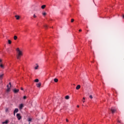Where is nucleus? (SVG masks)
Returning a JSON list of instances; mask_svg holds the SVG:
<instances>
[{"mask_svg":"<svg viewBox=\"0 0 124 124\" xmlns=\"http://www.w3.org/2000/svg\"><path fill=\"white\" fill-rule=\"evenodd\" d=\"M8 43H9V44H11V40H8Z\"/></svg>","mask_w":124,"mask_h":124,"instance_id":"nucleus-22","label":"nucleus"},{"mask_svg":"<svg viewBox=\"0 0 124 124\" xmlns=\"http://www.w3.org/2000/svg\"><path fill=\"white\" fill-rule=\"evenodd\" d=\"M17 38H18V37H17V36L15 35L14 36V39L15 40H17Z\"/></svg>","mask_w":124,"mask_h":124,"instance_id":"nucleus-16","label":"nucleus"},{"mask_svg":"<svg viewBox=\"0 0 124 124\" xmlns=\"http://www.w3.org/2000/svg\"><path fill=\"white\" fill-rule=\"evenodd\" d=\"M28 122H31V118H29Z\"/></svg>","mask_w":124,"mask_h":124,"instance_id":"nucleus-26","label":"nucleus"},{"mask_svg":"<svg viewBox=\"0 0 124 124\" xmlns=\"http://www.w3.org/2000/svg\"><path fill=\"white\" fill-rule=\"evenodd\" d=\"M36 86L37 88H40V87L41 86V83L40 82L39 83H37Z\"/></svg>","mask_w":124,"mask_h":124,"instance_id":"nucleus-8","label":"nucleus"},{"mask_svg":"<svg viewBox=\"0 0 124 124\" xmlns=\"http://www.w3.org/2000/svg\"><path fill=\"white\" fill-rule=\"evenodd\" d=\"M44 28H45V29H47L48 28V26L47 25H44Z\"/></svg>","mask_w":124,"mask_h":124,"instance_id":"nucleus-21","label":"nucleus"},{"mask_svg":"<svg viewBox=\"0 0 124 124\" xmlns=\"http://www.w3.org/2000/svg\"><path fill=\"white\" fill-rule=\"evenodd\" d=\"M117 123H121V122L120 121H118Z\"/></svg>","mask_w":124,"mask_h":124,"instance_id":"nucleus-35","label":"nucleus"},{"mask_svg":"<svg viewBox=\"0 0 124 124\" xmlns=\"http://www.w3.org/2000/svg\"><path fill=\"white\" fill-rule=\"evenodd\" d=\"M45 7H46V5H43L41 6V8L42 9H44V8H45Z\"/></svg>","mask_w":124,"mask_h":124,"instance_id":"nucleus-13","label":"nucleus"},{"mask_svg":"<svg viewBox=\"0 0 124 124\" xmlns=\"http://www.w3.org/2000/svg\"><path fill=\"white\" fill-rule=\"evenodd\" d=\"M8 124V120H6L5 122H2V124Z\"/></svg>","mask_w":124,"mask_h":124,"instance_id":"nucleus-11","label":"nucleus"},{"mask_svg":"<svg viewBox=\"0 0 124 124\" xmlns=\"http://www.w3.org/2000/svg\"><path fill=\"white\" fill-rule=\"evenodd\" d=\"M17 55H16V58L17 60H20V58L23 56V52L20 50V48H17L16 49Z\"/></svg>","mask_w":124,"mask_h":124,"instance_id":"nucleus-1","label":"nucleus"},{"mask_svg":"<svg viewBox=\"0 0 124 124\" xmlns=\"http://www.w3.org/2000/svg\"><path fill=\"white\" fill-rule=\"evenodd\" d=\"M34 82H35L36 83H38V82H39V79L37 78L35 79Z\"/></svg>","mask_w":124,"mask_h":124,"instance_id":"nucleus-19","label":"nucleus"},{"mask_svg":"<svg viewBox=\"0 0 124 124\" xmlns=\"http://www.w3.org/2000/svg\"><path fill=\"white\" fill-rule=\"evenodd\" d=\"M65 99H69V96L68 95H66L65 97Z\"/></svg>","mask_w":124,"mask_h":124,"instance_id":"nucleus-20","label":"nucleus"},{"mask_svg":"<svg viewBox=\"0 0 124 124\" xmlns=\"http://www.w3.org/2000/svg\"><path fill=\"white\" fill-rule=\"evenodd\" d=\"M15 17L16 18V20H19V19H20V16H15Z\"/></svg>","mask_w":124,"mask_h":124,"instance_id":"nucleus-10","label":"nucleus"},{"mask_svg":"<svg viewBox=\"0 0 124 124\" xmlns=\"http://www.w3.org/2000/svg\"><path fill=\"white\" fill-rule=\"evenodd\" d=\"M18 108L20 110H22V109H23V108H24V104H20Z\"/></svg>","mask_w":124,"mask_h":124,"instance_id":"nucleus-5","label":"nucleus"},{"mask_svg":"<svg viewBox=\"0 0 124 124\" xmlns=\"http://www.w3.org/2000/svg\"><path fill=\"white\" fill-rule=\"evenodd\" d=\"M89 97H90V98H91V99H93V95H90L89 96Z\"/></svg>","mask_w":124,"mask_h":124,"instance_id":"nucleus-24","label":"nucleus"},{"mask_svg":"<svg viewBox=\"0 0 124 124\" xmlns=\"http://www.w3.org/2000/svg\"><path fill=\"white\" fill-rule=\"evenodd\" d=\"M8 108H6L5 109V112H8Z\"/></svg>","mask_w":124,"mask_h":124,"instance_id":"nucleus-28","label":"nucleus"},{"mask_svg":"<svg viewBox=\"0 0 124 124\" xmlns=\"http://www.w3.org/2000/svg\"><path fill=\"white\" fill-rule=\"evenodd\" d=\"M78 108H79V105L77 106Z\"/></svg>","mask_w":124,"mask_h":124,"instance_id":"nucleus-36","label":"nucleus"},{"mask_svg":"<svg viewBox=\"0 0 124 124\" xmlns=\"http://www.w3.org/2000/svg\"><path fill=\"white\" fill-rule=\"evenodd\" d=\"M42 15L43 16H46V15H47V13H46V12L42 13Z\"/></svg>","mask_w":124,"mask_h":124,"instance_id":"nucleus-17","label":"nucleus"},{"mask_svg":"<svg viewBox=\"0 0 124 124\" xmlns=\"http://www.w3.org/2000/svg\"><path fill=\"white\" fill-rule=\"evenodd\" d=\"M16 117L18 119V120H20V119H22V117L21 116V114H20L19 113H17L16 114Z\"/></svg>","mask_w":124,"mask_h":124,"instance_id":"nucleus-4","label":"nucleus"},{"mask_svg":"<svg viewBox=\"0 0 124 124\" xmlns=\"http://www.w3.org/2000/svg\"><path fill=\"white\" fill-rule=\"evenodd\" d=\"M71 22V23H73L74 22V19H72Z\"/></svg>","mask_w":124,"mask_h":124,"instance_id":"nucleus-27","label":"nucleus"},{"mask_svg":"<svg viewBox=\"0 0 124 124\" xmlns=\"http://www.w3.org/2000/svg\"><path fill=\"white\" fill-rule=\"evenodd\" d=\"M2 62V60L1 59H0V62Z\"/></svg>","mask_w":124,"mask_h":124,"instance_id":"nucleus-30","label":"nucleus"},{"mask_svg":"<svg viewBox=\"0 0 124 124\" xmlns=\"http://www.w3.org/2000/svg\"><path fill=\"white\" fill-rule=\"evenodd\" d=\"M23 99H27V96H23Z\"/></svg>","mask_w":124,"mask_h":124,"instance_id":"nucleus-25","label":"nucleus"},{"mask_svg":"<svg viewBox=\"0 0 124 124\" xmlns=\"http://www.w3.org/2000/svg\"><path fill=\"white\" fill-rule=\"evenodd\" d=\"M83 100H85L86 99V98H85V97H83Z\"/></svg>","mask_w":124,"mask_h":124,"instance_id":"nucleus-32","label":"nucleus"},{"mask_svg":"<svg viewBox=\"0 0 124 124\" xmlns=\"http://www.w3.org/2000/svg\"><path fill=\"white\" fill-rule=\"evenodd\" d=\"M33 17V18H36L37 16L35 15V14H34Z\"/></svg>","mask_w":124,"mask_h":124,"instance_id":"nucleus-23","label":"nucleus"},{"mask_svg":"<svg viewBox=\"0 0 124 124\" xmlns=\"http://www.w3.org/2000/svg\"><path fill=\"white\" fill-rule=\"evenodd\" d=\"M36 66L35 67L34 69L36 70V69H38V67H39V66L38 65V64H36Z\"/></svg>","mask_w":124,"mask_h":124,"instance_id":"nucleus-12","label":"nucleus"},{"mask_svg":"<svg viewBox=\"0 0 124 124\" xmlns=\"http://www.w3.org/2000/svg\"><path fill=\"white\" fill-rule=\"evenodd\" d=\"M122 17H123V19H124V15H123Z\"/></svg>","mask_w":124,"mask_h":124,"instance_id":"nucleus-34","label":"nucleus"},{"mask_svg":"<svg viewBox=\"0 0 124 124\" xmlns=\"http://www.w3.org/2000/svg\"><path fill=\"white\" fill-rule=\"evenodd\" d=\"M0 67H1V68H4V66L1 63H0Z\"/></svg>","mask_w":124,"mask_h":124,"instance_id":"nucleus-18","label":"nucleus"},{"mask_svg":"<svg viewBox=\"0 0 124 124\" xmlns=\"http://www.w3.org/2000/svg\"><path fill=\"white\" fill-rule=\"evenodd\" d=\"M66 121L68 123V119H66Z\"/></svg>","mask_w":124,"mask_h":124,"instance_id":"nucleus-31","label":"nucleus"},{"mask_svg":"<svg viewBox=\"0 0 124 124\" xmlns=\"http://www.w3.org/2000/svg\"><path fill=\"white\" fill-rule=\"evenodd\" d=\"M21 91H24V88H23V87H21Z\"/></svg>","mask_w":124,"mask_h":124,"instance_id":"nucleus-29","label":"nucleus"},{"mask_svg":"<svg viewBox=\"0 0 124 124\" xmlns=\"http://www.w3.org/2000/svg\"><path fill=\"white\" fill-rule=\"evenodd\" d=\"M79 31H82V30H79Z\"/></svg>","mask_w":124,"mask_h":124,"instance_id":"nucleus-33","label":"nucleus"},{"mask_svg":"<svg viewBox=\"0 0 124 124\" xmlns=\"http://www.w3.org/2000/svg\"><path fill=\"white\" fill-rule=\"evenodd\" d=\"M110 110L111 111L112 114H114V113H115V112H116V111H117V108H112L110 109Z\"/></svg>","mask_w":124,"mask_h":124,"instance_id":"nucleus-3","label":"nucleus"},{"mask_svg":"<svg viewBox=\"0 0 124 124\" xmlns=\"http://www.w3.org/2000/svg\"><path fill=\"white\" fill-rule=\"evenodd\" d=\"M3 74L0 75V79L1 80L2 79V77H3Z\"/></svg>","mask_w":124,"mask_h":124,"instance_id":"nucleus-14","label":"nucleus"},{"mask_svg":"<svg viewBox=\"0 0 124 124\" xmlns=\"http://www.w3.org/2000/svg\"><path fill=\"white\" fill-rule=\"evenodd\" d=\"M19 112V109L18 108H15V110L14 111V115L15 116L16 113H18Z\"/></svg>","mask_w":124,"mask_h":124,"instance_id":"nucleus-6","label":"nucleus"},{"mask_svg":"<svg viewBox=\"0 0 124 124\" xmlns=\"http://www.w3.org/2000/svg\"><path fill=\"white\" fill-rule=\"evenodd\" d=\"M54 81L55 83H58V81H59V79L57 78H54Z\"/></svg>","mask_w":124,"mask_h":124,"instance_id":"nucleus-15","label":"nucleus"},{"mask_svg":"<svg viewBox=\"0 0 124 124\" xmlns=\"http://www.w3.org/2000/svg\"><path fill=\"white\" fill-rule=\"evenodd\" d=\"M9 85H10V87H9ZM9 85H7V89L6 91L8 93H9V92L10 91V88H11V82H9Z\"/></svg>","mask_w":124,"mask_h":124,"instance_id":"nucleus-2","label":"nucleus"},{"mask_svg":"<svg viewBox=\"0 0 124 124\" xmlns=\"http://www.w3.org/2000/svg\"><path fill=\"white\" fill-rule=\"evenodd\" d=\"M13 92L15 93H19V89H15L13 90Z\"/></svg>","mask_w":124,"mask_h":124,"instance_id":"nucleus-7","label":"nucleus"},{"mask_svg":"<svg viewBox=\"0 0 124 124\" xmlns=\"http://www.w3.org/2000/svg\"><path fill=\"white\" fill-rule=\"evenodd\" d=\"M82 101H83V103L85 102V100H83Z\"/></svg>","mask_w":124,"mask_h":124,"instance_id":"nucleus-37","label":"nucleus"},{"mask_svg":"<svg viewBox=\"0 0 124 124\" xmlns=\"http://www.w3.org/2000/svg\"><path fill=\"white\" fill-rule=\"evenodd\" d=\"M80 88H81V86H80V85H78L76 87V90H79L80 89Z\"/></svg>","mask_w":124,"mask_h":124,"instance_id":"nucleus-9","label":"nucleus"}]
</instances>
